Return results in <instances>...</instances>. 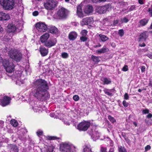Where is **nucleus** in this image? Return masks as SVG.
Instances as JSON below:
<instances>
[{
	"mask_svg": "<svg viewBox=\"0 0 152 152\" xmlns=\"http://www.w3.org/2000/svg\"><path fill=\"white\" fill-rule=\"evenodd\" d=\"M10 58L13 60L18 62L22 59L23 55L21 52L16 49H12L10 50Z\"/></svg>",
	"mask_w": 152,
	"mask_h": 152,
	"instance_id": "20e7f679",
	"label": "nucleus"
},
{
	"mask_svg": "<svg viewBox=\"0 0 152 152\" xmlns=\"http://www.w3.org/2000/svg\"><path fill=\"white\" fill-rule=\"evenodd\" d=\"M9 0H0V4L3 6L5 10H8L10 8Z\"/></svg>",
	"mask_w": 152,
	"mask_h": 152,
	"instance_id": "2eb2a0df",
	"label": "nucleus"
},
{
	"mask_svg": "<svg viewBox=\"0 0 152 152\" xmlns=\"http://www.w3.org/2000/svg\"><path fill=\"white\" fill-rule=\"evenodd\" d=\"M92 58L93 61L95 62H98L100 61L99 57L95 56H92Z\"/></svg>",
	"mask_w": 152,
	"mask_h": 152,
	"instance_id": "7c9ffc66",
	"label": "nucleus"
},
{
	"mask_svg": "<svg viewBox=\"0 0 152 152\" xmlns=\"http://www.w3.org/2000/svg\"><path fill=\"white\" fill-rule=\"evenodd\" d=\"M87 33L88 31L86 30H83L82 31L80 34L81 35V36L86 37Z\"/></svg>",
	"mask_w": 152,
	"mask_h": 152,
	"instance_id": "f704fd0d",
	"label": "nucleus"
},
{
	"mask_svg": "<svg viewBox=\"0 0 152 152\" xmlns=\"http://www.w3.org/2000/svg\"><path fill=\"white\" fill-rule=\"evenodd\" d=\"M64 123L66 125H69V123L67 121H64Z\"/></svg>",
	"mask_w": 152,
	"mask_h": 152,
	"instance_id": "052dcab7",
	"label": "nucleus"
},
{
	"mask_svg": "<svg viewBox=\"0 0 152 152\" xmlns=\"http://www.w3.org/2000/svg\"><path fill=\"white\" fill-rule=\"evenodd\" d=\"M93 10L92 6L88 5L86 6L84 10V12L87 14H89L92 13Z\"/></svg>",
	"mask_w": 152,
	"mask_h": 152,
	"instance_id": "f3484780",
	"label": "nucleus"
},
{
	"mask_svg": "<svg viewBox=\"0 0 152 152\" xmlns=\"http://www.w3.org/2000/svg\"><path fill=\"white\" fill-rule=\"evenodd\" d=\"M141 47H144L145 46V45L144 43H143L142 45H140Z\"/></svg>",
	"mask_w": 152,
	"mask_h": 152,
	"instance_id": "774afa93",
	"label": "nucleus"
},
{
	"mask_svg": "<svg viewBox=\"0 0 152 152\" xmlns=\"http://www.w3.org/2000/svg\"><path fill=\"white\" fill-rule=\"evenodd\" d=\"M73 99L76 101L79 100L80 98L79 96L77 95H75L73 96Z\"/></svg>",
	"mask_w": 152,
	"mask_h": 152,
	"instance_id": "79ce46f5",
	"label": "nucleus"
},
{
	"mask_svg": "<svg viewBox=\"0 0 152 152\" xmlns=\"http://www.w3.org/2000/svg\"><path fill=\"white\" fill-rule=\"evenodd\" d=\"M148 12H149V14L152 17V4L151 7L149 8Z\"/></svg>",
	"mask_w": 152,
	"mask_h": 152,
	"instance_id": "8fccbe9b",
	"label": "nucleus"
},
{
	"mask_svg": "<svg viewBox=\"0 0 152 152\" xmlns=\"http://www.w3.org/2000/svg\"><path fill=\"white\" fill-rule=\"evenodd\" d=\"M3 20H8L10 19V16L8 14L6 15L4 13V15L3 16Z\"/></svg>",
	"mask_w": 152,
	"mask_h": 152,
	"instance_id": "2f4dec72",
	"label": "nucleus"
},
{
	"mask_svg": "<svg viewBox=\"0 0 152 152\" xmlns=\"http://www.w3.org/2000/svg\"><path fill=\"white\" fill-rule=\"evenodd\" d=\"M90 122L88 121H84L78 124L77 129L80 131H85L89 127Z\"/></svg>",
	"mask_w": 152,
	"mask_h": 152,
	"instance_id": "39448f33",
	"label": "nucleus"
},
{
	"mask_svg": "<svg viewBox=\"0 0 152 152\" xmlns=\"http://www.w3.org/2000/svg\"><path fill=\"white\" fill-rule=\"evenodd\" d=\"M118 34L120 36L122 37L124 34V31L123 29H121L119 31Z\"/></svg>",
	"mask_w": 152,
	"mask_h": 152,
	"instance_id": "c03bdc74",
	"label": "nucleus"
},
{
	"mask_svg": "<svg viewBox=\"0 0 152 152\" xmlns=\"http://www.w3.org/2000/svg\"><path fill=\"white\" fill-rule=\"evenodd\" d=\"M38 14V12L37 11L34 12L33 13V15L34 16H36Z\"/></svg>",
	"mask_w": 152,
	"mask_h": 152,
	"instance_id": "13d9d810",
	"label": "nucleus"
},
{
	"mask_svg": "<svg viewBox=\"0 0 152 152\" xmlns=\"http://www.w3.org/2000/svg\"><path fill=\"white\" fill-rule=\"evenodd\" d=\"M108 118L110 121L112 123H114V122H116V120L115 119L111 116L110 115L109 116Z\"/></svg>",
	"mask_w": 152,
	"mask_h": 152,
	"instance_id": "e433bc0d",
	"label": "nucleus"
},
{
	"mask_svg": "<svg viewBox=\"0 0 152 152\" xmlns=\"http://www.w3.org/2000/svg\"><path fill=\"white\" fill-rule=\"evenodd\" d=\"M61 57L64 58H66L69 56L68 54L66 52H63L61 53Z\"/></svg>",
	"mask_w": 152,
	"mask_h": 152,
	"instance_id": "72a5a7b5",
	"label": "nucleus"
},
{
	"mask_svg": "<svg viewBox=\"0 0 152 152\" xmlns=\"http://www.w3.org/2000/svg\"><path fill=\"white\" fill-rule=\"evenodd\" d=\"M36 29L39 31L44 32L47 29V26L45 23L42 22H39L36 24Z\"/></svg>",
	"mask_w": 152,
	"mask_h": 152,
	"instance_id": "6e6552de",
	"label": "nucleus"
},
{
	"mask_svg": "<svg viewBox=\"0 0 152 152\" xmlns=\"http://www.w3.org/2000/svg\"><path fill=\"white\" fill-rule=\"evenodd\" d=\"M87 37L85 36L84 37L81 36L80 37V40L82 42H85L87 40Z\"/></svg>",
	"mask_w": 152,
	"mask_h": 152,
	"instance_id": "a19ab883",
	"label": "nucleus"
},
{
	"mask_svg": "<svg viewBox=\"0 0 152 152\" xmlns=\"http://www.w3.org/2000/svg\"><path fill=\"white\" fill-rule=\"evenodd\" d=\"M138 1L140 4H143L142 0H139Z\"/></svg>",
	"mask_w": 152,
	"mask_h": 152,
	"instance_id": "338daca9",
	"label": "nucleus"
},
{
	"mask_svg": "<svg viewBox=\"0 0 152 152\" xmlns=\"http://www.w3.org/2000/svg\"><path fill=\"white\" fill-rule=\"evenodd\" d=\"M108 50V48H106L104 46L102 49L96 50V52L99 54L105 53Z\"/></svg>",
	"mask_w": 152,
	"mask_h": 152,
	"instance_id": "b1692460",
	"label": "nucleus"
},
{
	"mask_svg": "<svg viewBox=\"0 0 152 152\" xmlns=\"http://www.w3.org/2000/svg\"><path fill=\"white\" fill-rule=\"evenodd\" d=\"M91 135L94 141H96L98 139L99 137V133L96 131H93L92 133L91 134Z\"/></svg>",
	"mask_w": 152,
	"mask_h": 152,
	"instance_id": "6ab92c4d",
	"label": "nucleus"
},
{
	"mask_svg": "<svg viewBox=\"0 0 152 152\" xmlns=\"http://www.w3.org/2000/svg\"><path fill=\"white\" fill-rule=\"evenodd\" d=\"M100 152H107V148L106 147H101Z\"/></svg>",
	"mask_w": 152,
	"mask_h": 152,
	"instance_id": "ea45409f",
	"label": "nucleus"
},
{
	"mask_svg": "<svg viewBox=\"0 0 152 152\" xmlns=\"http://www.w3.org/2000/svg\"><path fill=\"white\" fill-rule=\"evenodd\" d=\"M50 37V35L49 33H46L43 35L41 36L40 39L42 43L45 44L47 42V40Z\"/></svg>",
	"mask_w": 152,
	"mask_h": 152,
	"instance_id": "dca6fc26",
	"label": "nucleus"
},
{
	"mask_svg": "<svg viewBox=\"0 0 152 152\" xmlns=\"http://www.w3.org/2000/svg\"><path fill=\"white\" fill-rule=\"evenodd\" d=\"M9 97L4 96L2 99H0V104L3 106H5L9 104Z\"/></svg>",
	"mask_w": 152,
	"mask_h": 152,
	"instance_id": "ddd939ff",
	"label": "nucleus"
},
{
	"mask_svg": "<svg viewBox=\"0 0 152 152\" xmlns=\"http://www.w3.org/2000/svg\"><path fill=\"white\" fill-rule=\"evenodd\" d=\"M56 3L54 0H48L44 4V6L47 10H52L56 6Z\"/></svg>",
	"mask_w": 152,
	"mask_h": 152,
	"instance_id": "0eeeda50",
	"label": "nucleus"
},
{
	"mask_svg": "<svg viewBox=\"0 0 152 152\" xmlns=\"http://www.w3.org/2000/svg\"><path fill=\"white\" fill-rule=\"evenodd\" d=\"M47 138L49 140H55L58 139V138L57 137L52 136H48L47 137Z\"/></svg>",
	"mask_w": 152,
	"mask_h": 152,
	"instance_id": "c9c22d12",
	"label": "nucleus"
},
{
	"mask_svg": "<svg viewBox=\"0 0 152 152\" xmlns=\"http://www.w3.org/2000/svg\"><path fill=\"white\" fill-rule=\"evenodd\" d=\"M75 147L69 142H62L60 145L61 152H75Z\"/></svg>",
	"mask_w": 152,
	"mask_h": 152,
	"instance_id": "f03ea898",
	"label": "nucleus"
},
{
	"mask_svg": "<svg viewBox=\"0 0 152 152\" xmlns=\"http://www.w3.org/2000/svg\"><path fill=\"white\" fill-rule=\"evenodd\" d=\"M147 37L148 36L146 34V32H143L140 35L138 38L139 41L140 42L144 41L146 40Z\"/></svg>",
	"mask_w": 152,
	"mask_h": 152,
	"instance_id": "a211bd4d",
	"label": "nucleus"
},
{
	"mask_svg": "<svg viewBox=\"0 0 152 152\" xmlns=\"http://www.w3.org/2000/svg\"><path fill=\"white\" fill-rule=\"evenodd\" d=\"M101 45L100 44H99L97 45L94 46V47L95 48H96L97 47H101Z\"/></svg>",
	"mask_w": 152,
	"mask_h": 152,
	"instance_id": "680f3d73",
	"label": "nucleus"
},
{
	"mask_svg": "<svg viewBox=\"0 0 152 152\" xmlns=\"http://www.w3.org/2000/svg\"><path fill=\"white\" fill-rule=\"evenodd\" d=\"M99 37L101 41L103 42H104L109 39L108 37L104 34H99Z\"/></svg>",
	"mask_w": 152,
	"mask_h": 152,
	"instance_id": "a878e982",
	"label": "nucleus"
},
{
	"mask_svg": "<svg viewBox=\"0 0 152 152\" xmlns=\"http://www.w3.org/2000/svg\"><path fill=\"white\" fill-rule=\"evenodd\" d=\"M107 0H92V1L94 3L101 2H105Z\"/></svg>",
	"mask_w": 152,
	"mask_h": 152,
	"instance_id": "a18cd8bd",
	"label": "nucleus"
},
{
	"mask_svg": "<svg viewBox=\"0 0 152 152\" xmlns=\"http://www.w3.org/2000/svg\"><path fill=\"white\" fill-rule=\"evenodd\" d=\"M128 70V66L126 65H125L122 69V71L125 72L127 71Z\"/></svg>",
	"mask_w": 152,
	"mask_h": 152,
	"instance_id": "de8ad7c7",
	"label": "nucleus"
},
{
	"mask_svg": "<svg viewBox=\"0 0 152 152\" xmlns=\"http://www.w3.org/2000/svg\"><path fill=\"white\" fill-rule=\"evenodd\" d=\"M37 107H34L33 108V109L34 112H38L37 110Z\"/></svg>",
	"mask_w": 152,
	"mask_h": 152,
	"instance_id": "69168bd1",
	"label": "nucleus"
},
{
	"mask_svg": "<svg viewBox=\"0 0 152 152\" xmlns=\"http://www.w3.org/2000/svg\"><path fill=\"white\" fill-rule=\"evenodd\" d=\"M147 56L150 58H152V55L151 54H148L147 55Z\"/></svg>",
	"mask_w": 152,
	"mask_h": 152,
	"instance_id": "e2e57ef3",
	"label": "nucleus"
},
{
	"mask_svg": "<svg viewBox=\"0 0 152 152\" xmlns=\"http://www.w3.org/2000/svg\"><path fill=\"white\" fill-rule=\"evenodd\" d=\"M109 5H105L103 6H97L95 9L96 12L99 14H103L105 13L107 10L109 11Z\"/></svg>",
	"mask_w": 152,
	"mask_h": 152,
	"instance_id": "9d476101",
	"label": "nucleus"
},
{
	"mask_svg": "<svg viewBox=\"0 0 152 152\" xmlns=\"http://www.w3.org/2000/svg\"><path fill=\"white\" fill-rule=\"evenodd\" d=\"M135 6L134 5H132L129 9V11H132L135 9Z\"/></svg>",
	"mask_w": 152,
	"mask_h": 152,
	"instance_id": "3c124183",
	"label": "nucleus"
},
{
	"mask_svg": "<svg viewBox=\"0 0 152 152\" xmlns=\"http://www.w3.org/2000/svg\"><path fill=\"white\" fill-rule=\"evenodd\" d=\"M152 117V114L151 113L149 114L147 116L148 118H151Z\"/></svg>",
	"mask_w": 152,
	"mask_h": 152,
	"instance_id": "0e129e2a",
	"label": "nucleus"
},
{
	"mask_svg": "<svg viewBox=\"0 0 152 152\" xmlns=\"http://www.w3.org/2000/svg\"><path fill=\"white\" fill-rule=\"evenodd\" d=\"M34 88H33L32 94L39 100L43 101L49 98V95L47 90L48 86L44 80L39 79L33 83Z\"/></svg>",
	"mask_w": 152,
	"mask_h": 152,
	"instance_id": "f257e3e1",
	"label": "nucleus"
},
{
	"mask_svg": "<svg viewBox=\"0 0 152 152\" xmlns=\"http://www.w3.org/2000/svg\"><path fill=\"white\" fill-rule=\"evenodd\" d=\"M16 73L14 74L13 76H11V78L12 80L15 82L18 85H20L23 83V81L21 79V76L20 75L18 74L17 76H16Z\"/></svg>",
	"mask_w": 152,
	"mask_h": 152,
	"instance_id": "1a4fd4ad",
	"label": "nucleus"
},
{
	"mask_svg": "<svg viewBox=\"0 0 152 152\" xmlns=\"http://www.w3.org/2000/svg\"><path fill=\"white\" fill-rule=\"evenodd\" d=\"M128 103L126 102L125 100L123 101V104L125 107H127L128 105Z\"/></svg>",
	"mask_w": 152,
	"mask_h": 152,
	"instance_id": "09e8293b",
	"label": "nucleus"
},
{
	"mask_svg": "<svg viewBox=\"0 0 152 152\" xmlns=\"http://www.w3.org/2000/svg\"><path fill=\"white\" fill-rule=\"evenodd\" d=\"M151 149V146L149 145H147L146 146H145V151L146 152L150 150Z\"/></svg>",
	"mask_w": 152,
	"mask_h": 152,
	"instance_id": "49530a36",
	"label": "nucleus"
},
{
	"mask_svg": "<svg viewBox=\"0 0 152 152\" xmlns=\"http://www.w3.org/2000/svg\"><path fill=\"white\" fill-rule=\"evenodd\" d=\"M118 151L119 152H127L124 147L121 146L118 147Z\"/></svg>",
	"mask_w": 152,
	"mask_h": 152,
	"instance_id": "c756f323",
	"label": "nucleus"
},
{
	"mask_svg": "<svg viewBox=\"0 0 152 152\" xmlns=\"http://www.w3.org/2000/svg\"><path fill=\"white\" fill-rule=\"evenodd\" d=\"M129 96L127 93H126L124 95V99H125L127 100L129 99Z\"/></svg>",
	"mask_w": 152,
	"mask_h": 152,
	"instance_id": "603ef678",
	"label": "nucleus"
},
{
	"mask_svg": "<svg viewBox=\"0 0 152 152\" xmlns=\"http://www.w3.org/2000/svg\"><path fill=\"white\" fill-rule=\"evenodd\" d=\"M50 31L51 33L53 34H57L58 33L57 28L55 26L52 27L51 28Z\"/></svg>",
	"mask_w": 152,
	"mask_h": 152,
	"instance_id": "bb28decb",
	"label": "nucleus"
},
{
	"mask_svg": "<svg viewBox=\"0 0 152 152\" xmlns=\"http://www.w3.org/2000/svg\"><path fill=\"white\" fill-rule=\"evenodd\" d=\"M141 70L142 72H144L145 70V67L144 66H141Z\"/></svg>",
	"mask_w": 152,
	"mask_h": 152,
	"instance_id": "5fc2aeb1",
	"label": "nucleus"
},
{
	"mask_svg": "<svg viewBox=\"0 0 152 152\" xmlns=\"http://www.w3.org/2000/svg\"><path fill=\"white\" fill-rule=\"evenodd\" d=\"M3 64L6 71L8 73H10V63L9 62L4 61H3Z\"/></svg>",
	"mask_w": 152,
	"mask_h": 152,
	"instance_id": "4be33fe9",
	"label": "nucleus"
},
{
	"mask_svg": "<svg viewBox=\"0 0 152 152\" xmlns=\"http://www.w3.org/2000/svg\"><path fill=\"white\" fill-rule=\"evenodd\" d=\"M94 20L92 17H87L83 19L80 22L82 26L91 24L93 23Z\"/></svg>",
	"mask_w": 152,
	"mask_h": 152,
	"instance_id": "9b49d317",
	"label": "nucleus"
},
{
	"mask_svg": "<svg viewBox=\"0 0 152 152\" xmlns=\"http://www.w3.org/2000/svg\"><path fill=\"white\" fill-rule=\"evenodd\" d=\"M56 42V39L55 38H52L44 44V45L48 48H50L55 45Z\"/></svg>",
	"mask_w": 152,
	"mask_h": 152,
	"instance_id": "f8f14e48",
	"label": "nucleus"
},
{
	"mask_svg": "<svg viewBox=\"0 0 152 152\" xmlns=\"http://www.w3.org/2000/svg\"><path fill=\"white\" fill-rule=\"evenodd\" d=\"M104 91L105 94H107L108 96L112 95V93L110 92L111 90L105 89L104 90Z\"/></svg>",
	"mask_w": 152,
	"mask_h": 152,
	"instance_id": "473e14b6",
	"label": "nucleus"
},
{
	"mask_svg": "<svg viewBox=\"0 0 152 152\" xmlns=\"http://www.w3.org/2000/svg\"><path fill=\"white\" fill-rule=\"evenodd\" d=\"M10 124L14 127H16L18 125V123L17 121L15 119H11L10 121Z\"/></svg>",
	"mask_w": 152,
	"mask_h": 152,
	"instance_id": "cd10ccee",
	"label": "nucleus"
},
{
	"mask_svg": "<svg viewBox=\"0 0 152 152\" xmlns=\"http://www.w3.org/2000/svg\"><path fill=\"white\" fill-rule=\"evenodd\" d=\"M149 113V110L148 109H146L145 110H143L142 111V113L143 114H146L148 113Z\"/></svg>",
	"mask_w": 152,
	"mask_h": 152,
	"instance_id": "4d7b16f0",
	"label": "nucleus"
},
{
	"mask_svg": "<svg viewBox=\"0 0 152 152\" xmlns=\"http://www.w3.org/2000/svg\"><path fill=\"white\" fill-rule=\"evenodd\" d=\"M118 23V20H114L113 22V24L114 25H116Z\"/></svg>",
	"mask_w": 152,
	"mask_h": 152,
	"instance_id": "bf43d9fd",
	"label": "nucleus"
},
{
	"mask_svg": "<svg viewBox=\"0 0 152 152\" xmlns=\"http://www.w3.org/2000/svg\"><path fill=\"white\" fill-rule=\"evenodd\" d=\"M15 67L14 65L12 63L10 64V73L12 71H14V69Z\"/></svg>",
	"mask_w": 152,
	"mask_h": 152,
	"instance_id": "37998d69",
	"label": "nucleus"
},
{
	"mask_svg": "<svg viewBox=\"0 0 152 152\" xmlns=\"http://www.w3.org/2000/svg\"><path fill=\"white\" fill-rule=\"evenodd\" d=\"M102 80L103 82V84L108 85L110 84L111 80L110 78L107 77H104L102 79Z\"/></svg>",
	"mask_w": 152,
	"mask_h": 152,
	"instance_id": "5701e85b",
	"label": "nucleus"
},
{
	"mask_svg": "<svg viewBox=\"0 0 152 152\" xmlns=\"http://www.w3.org/2000/svg\"><path fill=\"white\" fill-rule=\"evenodd\" d=\"M4 15V13L3 12H0V21L3 20L2 18Z\"/></svg>",
	"mask_w": 152,
	"mask_h": 152,
	"instance_id": "864d4df0",
	"label": "nucleus"
},
{
	"mask_svg": "<svg viewBox=\"0 0 152 152\" xmlns=\"http://www.w3.org/2000/svg\"><path fill=\"white\" fill-rule=\"evenodd\" d=\"M20 22L19 21H15L10 24V33L14 34L21 31L22 29V26Z\"/></svg>",
	"mask_w": 152,
	"mask_h": 152,
	"instance_id": "7ed1b4c3",
	"label": "nucleus"
},
{
	"mask_svg": "<svg viewBox=\"0 0 152 152\" xmlns=\"http://www.w3.org/2000/svg\"><path fill=\"white\" fill-rule=\"evenodd\" d=\"M68 11L64 8L59 9L57 13L55 15V18L57 19H63L65 18L68 15Z\"/></svg>",
	"mask_w": 152,
	"mask_h": 152,
	"instance_id": "423d86ee",
	"label": "nucleus"
},
{
	"mask_svg": "<svg viewBox=\"0 0 152 152\" xmlns=\"http://www.w3.org/2000/svg\"><path fill=\"white\" fill-rule=\"evenodd\" d=\"M83 152H92L91 147L90 145L86 144L85 145Z\"/></svg>",
	"mask_w": 152,
	"mask_h": 152,
	"instance_id": "393cba45",
	"label": "nucleus"
},
{
	"mask_svg": "<svg viewBox=\"0 0 152 152\" xmlns=\"http://www.w3.org/2000/svg\"><path fill=\"white\" fill-rule=\"evenodd\" d=\"M82 4H80L77 7V15L78 17L83 18L84 16V14L82 10Z\"/></svg>",
	"mask_w": 152,
	"mask_h": 152,
	"instance_id": "4468645a",
	"label": "nucleus"
},
{
	"mask_svg": "<svg viewBox=\"0 0 152 152\" xmlns=\"http://www.w3.org/2000/svg\"><path fill=\"white\" fill-rule=\"evenodd\" d=\"M148 19H142L140 21V24L142 26H144L148 23Z\"/></svg>",
	"mask_w": 152,
	"mask_h": 152,
	"instance_id": "c85d7f7f",
	"label": "nucleus"
},
{
	"mask_svg": "<svg viewBox=\"0 0 152 152\" xmlns=\"http://www.w3.org/2000/svg\"><path fill=\"white\" fill-rule=\"evenodd\" d=\"M53 150L51 147H49L48 149H45V150L42 151V152H52Z\"/></svg>",
	"mask_w": 152,
	"mask_h": 152,
	"instance_id": "58836bf2",
	"label": "nucleus"
},
{
	"mask_svg": "<svg viewBox=\"0 0 152 152\" xmlns=\"http://www.w3.org/2000/svg\"><path fill=\"white\" fill-rule=\"evenodd\" d=\"M77 34L75 31L71 32L69 34V39L71 40H73L77 38Z\"/></svg>",
	"mask_w": 152,
	"mask_h": 152,
	"instance_id": "412c9836",
	"label": "nucleus"
},
{
	"mask_svg": "<svg viewBox=\"0 0 152 152\" xmlns=\"http://www.w3.org/2000/svg\"><path fill=\"white\" fill-rule=\"evenodd\" d=\"M129 21V20L126 18L125 17L123 18V22L124 23H127Z\"/></svg>",
	"mask_w": 152,
	"mask_h": 152,
	"instance_id": "6e6d98bb",
	"label": "nucleus"
},
{
	"mask_svg": "<svg viewBox=\"0 0 152 152\" xmlns=\"http://www.w3.org/2000/svg\"><path fill=\"white\" fill-rule=\"evenodd\" d=\"M39 51L42 56H46L48 53V49L44 47H40Z\"/></svg>",
	"mask_w": 152,
	"mask_h": 152,
	"instance_id": "aec40b11",
	"label": "nucleus"
},
{
	"mask_svg": "<svg viewBox=\"0 0 152 152\" xmlns=\"http://www.w3.org/2000/svg\"><path fill=\"white\" fill-rule=\"evenodd\" d=\"M43 133L42 130H39L37 131V134L39 137H40L43 134Z\"/></svg>",
	"mask_w": 152,
	"mask_h": 152,
	"instance_id": "4c0bfd02",
	"label": "nucleus"
}]
</instances>
